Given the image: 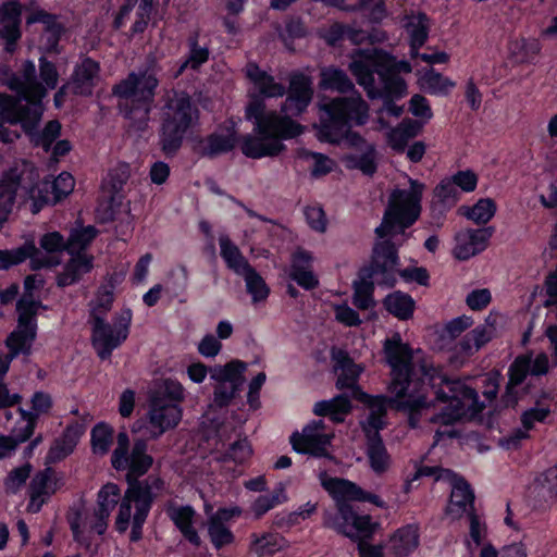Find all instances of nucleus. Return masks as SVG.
Masks as SVG:
<instances>
[{"label": "nucleus", "mask_w": 557, "mask_h": 557, "mask_svg": "<svg viewBox=\"0 0 557 557\" xmlns=\"http://www.w3.org/2000/svg\"><path fill=\"white\" fill-rule=\"evenodd\" d=\"M424 184L409 178V188H395L385 208L382 222L374 234L380 240L373 244L368 264L360 268L367 277L381 276L379 284L393 288L400 265L399 248L389 236L404 235L420 218Z\"/></svg>", "instance_id": "obj_1"}, {"label": "nucleus", "mask_w": 557, "mask_h": 557, "mask_svg": "<svg viewBox=\"0 0 557 557\" xmlns=\"http://www.w3.org/2000/svg\"><path fill=\"white\" fill-rule=\"evenodd\" d=\"M401 401L410 403L408 408H397L408 412V422L417 428L421 410L433 401L447 404L437 414L435 421L444 425H453L470 413L483 412L486 403L480 400L478 392L460 379H449L440 368L422 366L421 375L412 376V384Z\"/></svg>", "instance_id": "obj_2"}, {"label": "nucleus", "mask_w": 557, "mask_h": 557, "mask_svg": "<svg viewBox=\"0 0 557 557\" xmlns=\"http://www.w3.org/2000/svg\"><path fill=\"white\" fill-rule=\"evenodd\" d=\"M319 481L336 502L337 513L327 527L355 543L372 540L381 524L370 515H360L350 502L370 503L381 509L387 508L386 502L350 480L329 476L325 470L319 473Z\"/></svg>", "instance_id": "obj_3"}, {"label": "nucleus", "mask_w": 557, "mask_h": 557, "mask_svg": "<svg viewBox=\"0 0 557 557\" xmlns=\"http://www.w3.org/2000/svg\"><path fill=\"white\" fill-rule=\"evenodd\" d=\"M318 137L321 141L339 144L343 139L354 149L361 150L367 141L352 131L354 126L367 124L369 106L360 95L356 97H336L319 104Z\"/></svg>", "instance_id": "obj_4"}, {"label": "nucleus", "mask_w": 557, "mask_h": 557, "mask_svg": "<svg viewBox=\"0 0 557 557\" xmlns=\"http://www.w3.org/2000/svg\"><path fill=\"white\" fill-rule=\"evenodd\" d=\"M384 354L386 362L391 367V382L387 389L394 396L369 395L360 392L358 397L371 413L382 416H386L389 407L395 409L410 407L411 404L401 401V398L407 396L412 384V376H416L411 348L408 344L403 343L399 334L385 341Z\"/></svg>", "instance_id": "obj_5"}, {"label": "nucleus", "mask_w": 557, "mask_h": 557, "mask_svg": "<svg viewBox=\"0 0 557 557\" xmlns=\"http://www.w3.org/2000/svg\"><path fill=\"white\" fill-rule=\"evenodd\" d=\"M393 55L383 49L360 50L349 69L371 100L404 98L408 86L397 70L391 71Z\"/></svg>", "instance_id": "obj_6"}, {"label": "nucleus", "mask_w": 557, "mask_h": 557, "mask_svg": "<svg viewBox=\"0 0 557 557\" xmlns=\"http://www.w3.org/2000/svg\"><path fill=\"white\" fill-rule=\"evenodd\" d=\"M113 301L111 290L97 295L88 314L91 346L102 361L109 360L112 352L128 338L132 325L133 312L129 308L116 313L112 323L108 322L107 313L111 310Z\"/></svg>", "instance_id": "obj_7"}, {"label": "nucleus", "mask_w": 557, "mask_h": 557, "mask_svg": "<svg viewBox=\"0 0 557 557\" xmlns=\"http://www.w3.org/2000/svg\"><path fill=\"white\" fill-rule=\"evenodd\" d=\"M158 129V146L166 159L175 158L184 146L187 134L199 120V110L187 92L169 103Z\"/></svg>", "instance_id": "obj_8"}, {"label": "nucleus", "mask_w": 557, "mask_h": 557, "mask_svg": "<svg viewBox=\"0 0 557 557\" xmlns=\"http://www.w3.org/2000/svg\"><path fill=\"white\" fill-rule=\"evenodd\" d=\"M35 165L30 161H17L8 169L0 181V227L7 221L14 203L30 202L35 212Z\"/></svg>", "instance_id": "obj_9"}, {"label": "nucleus", "mask_w": 557, "mask_h": 557, "mask_svg": "<svg viewBox=\"0 0 557 557\" xmlns=\"http://www.w3.org/2000/svg\"><path fill=\"white\" fill-rule=\"evenodd\" d=\"M18 314L17 329L7 339L11 355L0 352V381L5 376L13 356L29 349L34 337L33 319L35 315V275H27L16 304Z\"/></svg>", "instance_id": "obj_10"}, {"label": "nucleus", "mask_w": 557, "mask_h": 557, "mask_svg": "<svg viewBox=\"0 0 557 557\" xmlns=\"http://www.w3.org/2000/svg\"><path fill=\"white\" fill-rule=\"evenodd\" d=\"M10 86L16 91L15 97L0 95V139L5 143L13 141L18 134L16 131H10L4 124L24 123L35 104V83L29 75L23 81L12 78ZM22 126L32 136L30 128L26 124Z\"/></svg>", "instance_id": "obj_11"}, {"label": "nucleus", "mask_w": 557, "mask_h": 557, "mask_svg": "<svg viewBox=\"0 0 557 557\" xmlns=\"http://www.w3.org/2000/svg\"><path fill=\"white\" fill-rule=\"evenodd\" d=\"M183 399L184 387L173 380H166L163 391L151 397L148 411L149 424L152 428L149 434L151 440L159 438L180 423L183 416L180 404Z\"/></svg>", "instance_id": "obj_12"}, {"label": "nucleus", "mask_w": 557, "mask_h": 557, "mask_svg": "<svg viewBox=\"0 0 557 557\" xmlns=\"http://www.w3.org/2000/svg\"><path fill=\"white\" fill-rule=\"evenodd\" d=\"M249 101L245 109L247 121L253 122L255 132L258 135L271 136L280 133L284 139H293L300 136L305 127L287 115H278L276 112H265V98L249 92Z\"/></svg>", "instance_id": "obj_13"}, {"label": "nucleus", "mask_w": 557, "mask_h": 557, "mask_svg": "<svg viewBox=\"0 0 557 557\" xmlns=\"http://www.w3.org/2000/svg\"><path fill=\"white\" fill-rule=\"evenodd\" d=\"M220 255L226 267L237 275L244 277L247 293L251 295L252 302L264 301L270 294V288L263 277L248 262L237 245H235L228 235L219 237Z\"/></svg>", "instance_id": "obj_14"}, {"label": "nucleus", "mask_w": 557, "mask_h": 557, "mask_svg": "<svg viewBox=\"0 0 557 557\" xmlns=\"http://www.w3.org/2000/svg\"><path fill=\"white\" fill-rule=\"evenodd\" d=\"M246 369L247 363L238 359L210 369L211 379L216 382L213 391V403L216 407L226 408L236 398L246 381Z\"/></svg>", "instance_id": "obj_15"}, {"label": "nucleus", "mask_w": 557, "mask_h": 557, "mask_svg": "<svg viewBox=\"0 0 557 557\" xmlns=\"http://www.w3.org/2000/svg\"><path fill=\"white\" fill-rule=\"evenodd\" d=\"M239 144L236 124L231 120L228 124L219 127L206 136H198L194 140L193 152L199 158L214 160L220 156L232 152Z\"/></svg>", "instance_id": "obj_16"}, {"label": "nucleus", "mask_w": 557, "mask_h": 557, "mask_svg": "<svg viewBox=\"0 0 557 557\" xmlns=\"http://www.w3.org/2000/svg\"><path fill=\"white\" fill-rule=\"evenodd\" d=\"M286 99L281 106V111L287 116H299L307 111L312 97L313 88L309 76L302 73L292 75L289 87L286 90Z\"/></svg>", "instance_id": "obj_17"}, {"label": "nucleus", "mask_w": 557, "mask_h": 557, "mask_svg": "<svg viewBox=\"0 0 557 557\" xmlns=\"http://www.w3.org/2000/svg\"><path fill=\"white\" fill-rule=\"evenodd\" d=\"M85 432V423L77 420L69 422L61 435L51 443L45 457V466L52 467L66 459L74 451Z\"/></svg>", "instance_id": "obj_18"}, {"label": "nucleus", "mask_w": 557, "mask_h": 557, "mask_svg": "<svg viewBox=\"0 0 557 557\" xmlns=\"http://www.w3.org/2000/svg\"><path fill=\"white\" fill-rule=\"evenodd\" d=\"M156 95L154 81H148L147 86H141L140 95L124 103L120 102L119 110L125 120L143 128L148 124Z\"/></svg>", "instance_id": "obj_19"}, {"label": "nucleus", "mask_w": 557, "mask_h": 557, "mask_svg": "<svg viewBox=\"0 0 557 557\" xmlns=\"http://www.w3.org/2000/svg\"><path fill=\"white\" fill-rule=\"evenodd\" d=\"M271 136L251 134H238L242 153L250 159L259 160L264 157H277L286 146L282 143L285 140L280 133H272Z\"/></svg>", "instance_id": "obj_20"}, {"label": "nucleus", "mask_w": 557, "mask_h": 557, "mask_svg": "<svg viewBox=\"0 0 557 557\" xmlns=\"http://www.w3.org/2000/svg\"><path fill=\"white\" fill-rule=\"evenodd\" d=\"M450 474L451 492L446 513L453 519H459L463 513L474 510V492L470 483L460 474L447 470Z\"/></svg>", "instance_id": "obj_21"}, {"label": "nucleus", "mask_w": 557, "mask_h": 557, "mask_svg": "<svg viewBox=\"0 0 557 557\" xmlns=\"http://www.w3.org/2000/svg\"><path fill=\"white\" fill-rule=\"evenodd\" d=\"M37 24L44 26L37 50L44 53H60V40L66 33V26L60 16L37 7Z\"/></svg>", "instance_id": "obj_22"}, {"label": "nucleus", "mask_w": 557, "mask_h": 557, "mask_svg": "<svg viewBox=\"0 0 557 557\" xmlns=\"http://www.w3.org/2000/svg\"><path fill=\"white\" fill-rule=\"evenodd\" d=\"M75 187L74 176L67 172H61L51 182L45 181L42 187L37 184V212L47 205H55L66 199Z\"/></svg>", "instance_id": "obj_23"}, {"label": "nucleus", "mask_w": 557, "mask_h": 557, "mask_svg": "<svg viewBox=\"0 0 557 557\" xmlns=\"http://www.w3.org/2000/svg\"><path fill=\"white\" fill-rule=\"evenodd\" d=\"M100 71L101 67L98 61L91 57H84L81 62L74 66L71 75L73 94L84 97L91 96L97 86Z\"/></svg>", "instance_id": "obj_24"}, {"label": "nucleus", "mask_w": 557, "mask_h": 557, "mask_svg": "<svg viewBox=\"0 0 557 557\" xmlns=\"http://www.w3.org/2000/svg\"><path fill=\"white\" fill-rule=\"evenodd\" d=\"M148 443L145 438H136L131 451L125 456L122 467L112 465L116 471L127 470L126 479H139L145 475L153 465V457L148 453Z\"/></svg>", "instance_id": "obj_25"}, {"label": "nucleus", "mask_w": 557, "mask_h": 557, "mask_svg": "<svg viewBox=\"0 0 557 557\" xmlns=\"http://www.w3.org/2000/svg\"><path fill=\"white\" fill-rule=\"evenodd\" d=\"M0 45L11 52L15 42L21 36V7L14 1H10L0 9Z\"/></svg>", "instance_id": "obj_26"}, {"label": "nucleus", "mask_w": 557, "mask_h": 557, "mask_svg": "<svg viewBox=\"0 0 557 557\" xmlns=\"http://www.w3.org/2000/svg\"><path fill=\"white\" fill-rule=\"evenodd\" d=\"M245 75L257 89L255 91L257 96L270 99L280 98L286 94V87L276 82L273 75L262 70L256 62L247 63Z\"/></svg>", "instance_id": "obj_27"}, {"label": "nucleus", "mask_w": 557, "mask_h": 557, "mask_svg": "<svg viewBox=\"0 0 557 557\" xmlns=\"http://www.w3.org/2000/svg\"><path fill=\"white\" fill-rule=\"evenodd\" d=\"M66 483L64 471L53 467H45L37 471V513L49 499L61 491Z\"/></svg>", "instance_id": "obj_28"}, {"label": "nucleus", "mask_w": 557, "mask_h": 557, "mask_svg": "<svg viewBox=\"0 0 557 557\" xmlns=\"http://www.w3.org/2000/svg\"><path fill=\"white\" fill-rule=\"evenodd\" d=\"M313 258L310 251L298 249L292 256L289 277L305 290H312L319 286L317 275L310 270Z\"/></svg>", "instance_id": "obj_29"}, {"label": "nucleus", "mask_w": 557, "mask_h": 557, "mask_svg": "<svg viewBox=\"0 0 557 557\" xmlns=\"http://www.w3.org/2000/svg\"><path fill=\"white\" fill-rule=\"evenodd\" d=\"M534 506L546 509L557 500V465L541 472L534 481Z\"/></svg>", "instance_id": "obj_30"}, {"label": "nucleus", "mask_w": 557, "mask_h": 557, "mask_svg": "<svg viewBox=\"0 0 557 557\" xmlns=\"http://www.w3.org/2000/svg\"><path fill=\"white\" fill-rule=\"evenodd\" d=\"M166 512L184 539L195 547H199L202 541L194 527V519L196 516L194 507L190 505L170 506Z\"/></svg>", "instance_id": "obj_31"}, {"label": "nucleus", "mask_w": 557, "mask_h": 557, "mask_svg": "<svg viewBox=\"0 0 557 557\" xmlns=\"http://www.w3.org/2000/svg\"><path fill=\"white\" fill-rule=\"evenodd\" d=\"M293 449L301 455H309L315 458L334 459V456L327 450L331 442L330 436L300 435L298 431L294 432L289 438Z\"/></svg>", "instance_id": "obj_32"}, {"label": "nucleus", "mask_w": 557, "mask_h": 557, "mask_svg": "<svg viewBox=\"0 0 557 557\" xmlns=\"http://www.w3.org/2000/svg\"><path fill=\"white\" fill-rule=\"evenodd\" d=\"M63 271L57 275V285L67 287L81 281L84 274L89 273L94 268V257L83 252L71 255Z\"/></svg>", "instance_id": "obj_33"}, {"label": "nucleus", "mask_w": 557, "mask_h": 557, "mask_svg": "<svg viewBox=\"0 0 557 557\" xmlns=\"http://www.w3.org/2000/svg\"><path fill=\"white\" fill-rule=\"evenodd\" d=\"M430 27V17L425 12L419 11L407 15L405 28L409 35V47L412 52L417 53L425 45Z\"/></svg>", "instance_id": "obj_34"}, {"label": "nucleus", "mask_w": 557, "mask_h": 557, "mask_svg": "<svg viewBox=\"0 0 557 557\" xmlns=\"http://www.w3.org/2000/svg\"><path fill=\"white\" fill-rule=\"evenodd\" d=\"M384 309L399 321L412 319L416 310V301L411 295L403 290H394L382 300Z\"/></svg>", "instance_id": "obj_35"}, {"label": "nucleus", "mask_w": 557, "mask_h": 557, "mask_svg": "<svg viewBox=\"0 0 557 557\" xmlns=\"http://www.w3.org/2000/svg\"><path fill=\"white\" fill-rule=\"evenodd\" d=\"M39 77L40 82L37 81V124L42 115V99L46 97L47 88L54 89L59 82L55 64L44 55L39 58Z\"/></svg>", "instance_id": "obj_36"}, {"label": "nucleus", "mask_w": 557, "mask_h": 557, "mask_svg": "<svg viewBox=\"0 0 557 557\" xmlns=\"http://www.w3.org/2000/svg\"><path fill=\"white\" fill-rule=\"evenodd\" d=\"M367 456L374 473L383 474L387 471L391 458L380 433H368Z\"/></svg>", "instance_id": "obj_37"}, {"label": "nucleus", "mask_w": 557, "mask_h": 557, "mask_svg": "<svg viewBox=\"0 0 557 557\" xmlns=\"http://www.w3.org/2000/svg\"><path fill=\"white\" fill-rule=\"evenodd\" d=\"M319 37L330 47H337L344 39L357 45L363 38L362 30L341 22H334L329 28L321 30Z\"/></svg>", "instance_id": "obj_38"}, {"label": "nucleus", "mask_w": 557, "mask_h": 557, "mask_svg": "<svg viewBox=\"0 0 557 557\" xmlns=\"http://www.w3.org/2000/svg\"><path fill=\"white\" fill-rule=\"evenodd\" d=\"M320 87L324 90L347 94L355 90V85L347 73L336 66H329L321 71Z\"/></svg>", "instance_id": "obj_39"}, {"label": "nucleus", "mask_w": 557, "mask_h": 557, "mask_svg": "<svg viewBox=\"0 0 557 557\" xmlns=\"http://www.w3.org/2000/svg\"><path fill=\"white\" fill-rule=\"evenodd\" d=\"M127 490L125 492L123 502H127L131 506H151L154 502L156 495L151 491L149 480H139L136 478L126 479Z\"/></svg>", "instance_id": "obj_40"}, {"label": "nucleus", "mask_w": 557, "mask_h": 557, "mask_svg": "<svg viewBox=\"0 0 557 557\" xmlns=\"http://www.w3.org/2000/svg\"><path fill=\"white\" fill-rule=\"evenodd\" d=\"M352 304L360 310H368L374 306L375 284L373 277H367L366 272L358 270L357 280L354 281Z\"/></svg>", "instance_id": "obj_41"}, {"label": "nucleus", "mask_w": 557, "mask_h": 557, "mask_svg": "<svg viewBox=\"0 0 557 557\" xmlns=\"http://www.w3.org/2000/svg\"><path fill=\"white\" fill-rule=\"evenodd\" d=\"M24 430L22 435H0V460L10 458L15 453L17 446L25 442L33 432V416L29 412L21 411Z\"/></svg>", "instance_id": "obj_42"}, {"label": "nucleus", "mask_w": 557, "mask_h": 557, "mask_svg": "<svg viewBox=\"0 0 557 557\" xmlns=\"http://www.w3.org/2000/svg\"><path fill=\"white\" fill-rule=\"evenodd\" d=\"M114 429L107 422H98L90 431V444L96 455H107L113 444Z\"/></svg>", "instance_id": "obj_43"}, {"label": "nucleus", "mask_w": 557, "mask_h": 557, "mask_svg": "<svg viewBox=\"0 0 557 557\" xmlns=\"http://www.w3.org/2000/svg\"><path fill=\"white\" fill-rule=\"evenodd\" d=\"M98 233V230L94 225L73 227L66 239L67 252L70 255L82 252L94 242Z\"/></svg>", "instance_id": "obj_44"}, {"label": "nucleus", "mask_w": 557, "mask_h": 557, "mask_svg": "<svg viewBox=\"0 0 557 557\" xmlns=\"http://www.w3.org/2000/svg\"><path fill=\"white\" fill-rule=\"evenodd\" d=\"M34 256L35 245L33 242H27L23 246L15 249L0 250V270L9 269L10 267L20 264L27 259L30 260V267L34 268Z\"/></svg>", "instance_id": "obj_45"}, {"label": "nucleus", "mask_w": 557, "mask_h": 557, "mask_svg": "<svg viewBox=\"0 0 557 557\" xmlns=\"http://www.w3.org/2000/svg\"><path fill=\"white\" fill-rule=\"evenodd\" d=\"M541 50V42L535 38H522L510 44V51L519 63H535Z\"/></svg>", "instance_id": "obj_46"}, {"label": "nucleus", "mask_w": 557, "mask_h": 557, "mask_svg": "<svg viewBox=\"0 0 557 557\" xmlns=\"http://www.w3.org/2000/svg\"><path fill=\"white\" fill-rule=\"evenodd\" d=\"M463 215L476 223L484 225L488 223L497 211V205L492 198H481L472 207L465 208Z\"/></svg>", "instance_id": "obj_47"}, {"label": "nucleus", "mask_w": 557, "mask_h": 557, "mask_svg": "<svg viewBox=\"0 0 557 557\" xmlns=\"http://www.w3.org/2000/svg\"><path fill=\"white\" fill-rule=\"evenodd\" d=\"M188 54L186 57L190 70L199 71L209 61L210 50L208 46L199 45V32H194L187 38Z\"/></svg>", "instance_id": "obj_48"}, {"label": "nucleus", "mask_w": 557, "mask_h": 557, "mask_svg": "<svg viewBox=\"0 0 557 557\" xmlns=\"http://www.w3.org/2000/svg\"><path fill=\"white\" fill-rule=\"evenodd\" d=\"M121 496V490L115 483L104 484L98 492L97 495V508L95 511H99L103 516H110L111 511L117 505Z\"/></svg>", "instance_id": "obj_49"}, {"label": "nucleus", "mask_w": 557, "mask_h": 557, "mask_svg": "<svg viewBox=\"0 0 557 557\" xmlns=\"http://www.w3.org/2000/svg\"><path fill=\"white\" fill-rule=\"evenodd\" d=\"M141 86L143 81L136 72H131L125 78L113 85L112 95L127 101L140 95Z\"/></svg>", "instance_id": "obj_50"}, {"label": "nucleus", "mask_w": 557, "mask_h": 557, "mask_svg": "<svg viewBox=\"0 0 557 557\" xmlns=\"http://www.w3.org/2000/svg\"><path fill=\"white\" fill-rule=\"evenodd\" d=\"M308 34L307 26L300 17H289L285 21V30L280 34L281 40L287 50L294 51V40L305 38Z\"/></svg>", "instance_id": "obj_51"}, {"label": "nucleus", "mask_w": 557, "mask_h": 557, "mask_svg": "<svg viewBox=\"0 0 557 557\" xmlns=\"http://www.w3.org/2000/svg\"><path fill=\"white\" fill-rule=\"evenodd\" d=\"M285 500L286 497L284 495V488L281 486L275 488L271 494H264L257 497L251 506V509L255 513V517L259 519Z\"/></svg>", "instance_id": "obj_52"}, {"label": "nucleus", "mask_w": 557, "mask_h": 557, "mask_svg": "<svg viewBox=\"0 0 557 557\" xmlns=\"http://www.w3.org/2000/svg\"><path fill=\"white\" fill-rule=\"evenodd\" d=\"M33 466L29 462L12 469L4 480V487L8 493L15 494L20 492L30 479Z\"/></svg>", "instance_id": "obj_53"}, {"label": "nucleus", "mask_w": 557, "mask_h": 557, "mask_svg": "<svg viewBox=\"0 0 557 557\" xmlns=\"http://www.w3.org/2000/svg\"><path fill=\"white\" fill-rule=\"evenodd\" d=\"M423 85L431 95H448L455 83L448 77L431 69L422 77Z\"/></svg>", "instance_id": "obj_54"}, {"label": "nucleus", "mask_w": 557, "mask_h": 557, "mask_svg": "<svg viewBox=\"0 0 557 557\" xmlns=\"http://www.w3.org/2000/svg\"><path fill=\"white\" fill-rule=\"evenodd\" d=\"M251 454L252 448L247 437L238 438L224 451L222 460L244 465L250 458Z\"/></svg>", "instance_id": "obj_55"}, {"label": "nucleus", "mask_w": 557, "mask_h": 557, "mask_svg": "<svg viewBox=\"0 0 557 557\" xmlns=\"http://www.w3.org/2000/svg\"><path fill=\"white\" fill-rule=\"evenodd\" d=\"M434 197L443 206L451 208L459 201L460 193L450 177H446L434 188Z\"/></svg>", "instance_id": "obj_56"}, {"label": "nucleus", "mask_w": 557, "mask_h": 557, "mask_svg": "<svg viewBox=\"0 0 557 557\" xmlns=\"http://www.w3.org/2000/svg\"><path fill=\"white\" fill-rule=\"evenodd\" d=\"M253 544L260 555H273L287 546V540L277 533H265L257 539Z\"/></svg>", "instance_id": "obj_57"}, {"label": "nucleus", "mask_w": 557, "mask_h": 557, "mask_svg": "<svg viewBox=\"0 0 557 557\" xmlns=\"http://www.w3.org/2000/svg\"><path fill=\"white\" fill-rule=\"evenodd\" d=\"M359 377V371L356 368V364L348 357L345 358V361L342 364V372L337 376L336 387L338 389L345 388H354L355 394L360 395V388L357 386V381Z\"/></svg>", "instance_id": "obj_58"}, {"label": "nucleus", "mask_w": 557, "mask_h": 557, "mask_svg": "<svg viewBox=\"0 0 557 557\" xmlns=\"http://www.w3.org/2000/svg\"><path fill=\"white\" fill-rule=\"evenodd\" d=\"M351 168L360 170L363 174L372 176L376 170L375 148L372 145L367 146V151L359 156H349L347 158Z\"/></svg>", "instance_id": "obj_59"}, {"label": "nucleus", "mask_w": 557, "mask_h": 557, "mask_svg": "<svg viewBox=\"0 0 557 557\" xmlns=\"http://www.w3.org/2000/svg\"><path fill=\"white\" fill-rule=\"evenodd\" d=\"M208 535L215 549H221L235 542V535L227 525L208 521Z\"/></svg>", "instance_id": "obj_60"}, {"label": "nucleus", "mask_w": 557, "mask_h": 557, "mask_svg": "<svg viewBox=\"0 0 557 557\" xmlns=\"http://www.w3.org/2000/svg\"><path fill=\"white\" fill-rule=\"evenodd\" d=\"M62 125L58 120L47 122L41 131L37 129V147H41L45 152H49L53 143L58 141L61 135Z\"/></svg>", "instance_id": "obj_61"}, {"label": "nucleus", "mask_w": 557, "mask_h": 557, "mask_svg": "<svg viewBox=\"0 0 557 557\" xmlns=\"http://www.w3.org/2000/svg\"><path fill=\"white\" fill-rule=\"evenodd\" d=\"M529 366V356H517L508 368V382L520 386L530 374Z\"/></svg>", "instance_id": "obj_62"}, {"label": "nucleus", "mask_w": 557, "mask_h": 557, "mask_svg": "<svg viewBox=\"0 0 557 557\" xmlns=\"http://www.w3.org/2000/svg\"><path fill=\"white\" fill-rule=\"evenodd\" d=\"M397 274L405 283H417L420 286H430V273L424 267H407L398 269Z\"/></svg>", "instance_id": "obj_63"}, {"label": "nucleus", "mask_w": 557, "mask_h": 557, "mask_svg": "<svg viewBox=\"0 0 557 557\" xmlns=\"http://www.w3.org/2000/svg\"><path fill=\"white\" fill-rule=\"evenodd\" d=\"M494 228L492 226L476 230H468L466 233L467 242L475 249L476 253L482 252L487 247Z\"/></svg>", "instance_id": "obj_64"}]
</instances>
